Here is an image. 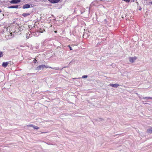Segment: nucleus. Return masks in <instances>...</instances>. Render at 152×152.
Listing matches in <instances>:
<instances>
[{"label":"nucleus","instance_id":"obj_1","mask_svg":"<svg viewBox=\"0 0 152 152\" xmlns=\"http://www.w3.org/2000/svg\"><path fill=\"white\" fill-rule=\"evenodd\" d=\"M45 67V66L44 65H41L39 66L36 68V70H41L42 69H44Z\"/></svg>","mask_w":152,"mask_h":152},{"label":"nucleus","instance_id":"obj_12","mask_svg":"<svg viewBox=\"0 0 152 152\" xmlns=\"http://www.w3.org/2000/svg\"><path fill=\"white\" fill-rule=\"evenodd\" d=\"M45 68H50L52 69H56V70L58 69L57 68H53L52 67H49V66H45Z\"/></svg>","mask_w":152,"mask_h":152},{"label":"nucleus","instance_id":"obj_21","mask_svg":"<svg viewBox=\"0 0 152 152\" xmlns=\"http://www.w3.org/2000/svg\"><path fill=\"white\" fill-rule=\"evenodd\" d=\"M47 144H48V145H54V144H51V143H46Z\"/></svg>","mask_w":152,"mask_h":152},{"label":"nucleus","instance_id":"obj_27","mask_svg":"<svg viewBox=\"0 0 152 152\" xmlns=\"http://www.w3.org/2000/svg\"><path fill=\"white\" fill-rule=\"evenodd\" d=\"M139 10H141V8Z\"/></svg>","mask_w":152,"mask_h":152},{"label":"nucleus","instance_id":"obj_9","mask_svg":"<svg viewBox=\"0 0 152 152\" xmlns=\"http://www.w3.org/2000/svg\"><path fill=\"white\" fill-rule=\"evenodd\" d=\"M18 7V5H16L15 6H12L10 7H9L8 8H17Z\"/></svg>","mask_w":152,"mask_h":152},{"label":"nucleus","instance_id":"obj_3","mask_svg":"<svg viewBox=\"0 0 152 152\" xmlns=\"http://www.w3.org/2000/svg\"><path fill=\"white\" fill-rule=\"evenodd\" d=\"M20 2V0H12L10 1V2L11 4H18Z\"/></svg>","mask_w":152,"mask_h":152},{"label":"nucleus","instance_id":"obj_8","mask_svg":"<svg viewBox=\"0 0 152 152\" xmlns=\"http://www.w3.org/2000/svg\"><path fill=\"white\" fill-rule=\"evenodd\" d=\"M8 64V63L7 62H4L2 64V66L4 67H6L7 66Z\"/></svg>","mask_w":152,"mask_h":152},{"label":"nucleus","instance_id":"obj_18","mask_svg":"<svg viewBox=\"0 0 152 152\" xmlns=\"http://www.w3.org/2000/svg\"><path fill=\"white\" fill-rule=\"evenodd\" d=\"M143 99H152V97H145V98H143Z\"/></svg>","mask_w":152,"mask_h":152},{"label":"nucleus","instance_id":"obj_6","mask_svg":"<svg viewBox=\"0 0 152 152\" xmlns=\"http://www.w3.org/2000/svg\"><path fill=\"white\" fill-rule=\"evenodd\" d=\"M30 7V5L29 4H26L24 5L23 7V9L28 8Z\"/></svg>","mask_w":152,"mask_h":152},{"label":"nucleus","instance_id":"obj_19","mask_svg":"<svg viewBox=\"0 0 152 152\" xmlns=\"http://www.w3.org/2000/svg\"><path fill=\"white\" fill-rule=\"evenodd\" d=\"M124 0V1H126V2H128V3L130 1V0Z\"/></svg>","mask_w":152,"mask_h":152},{"label":"nucleus","instance_id":"obj_26","mask_svg":"<svg viewBox=\"0 0 152 152\" xmlns=\"http://www.w3.org/2000/svg\"><path fill=\"white\" fill-rule=\"evenodd\" d=\"M26 38H28H28L27 36V37H26Z\"/></svg>","mask_w":152,"mask_h":152},{"label":"nucleus","instance_id":"obj_10","mask_svg":"<svg viewBox=\"0 0 152 152\" xmlns=\"http://www.w3.org/2000/svg\"><path fill=\"white\" fill-rule=\"evenodd\" d=\"M10 35H9V36H10L9 38H12L14 37L15 36V32H14L13 33H12V32H11L10 33Z\"/></svg>","mask_w":152,"mask_h":152},{"label":"nucleus","instance_id":"obj_22","mask_svg":"<svg viewBox=\"0 0 152 152\" xmlns=\"http://www.w3.org/2000/svg\"><path fill=\"white\" fill-rule=\"evenodd\" d=\"M69 48L71 50H72V48L69 45Z\"/></svg>","mask_w":152,"mask_h":152},{"label":"nucleus","instance_id":"obj_23","mask_svg":"<svg viewBox=\"0 0 152 152\" xmlns=\"http://www.w3.org/2000/svg\"><path fill=\"white\" fill-rule=\"evenodd\" d=\"M37 61L36 60V59H35V60H34V63H36V61Z\"/></svg>","mask_w":152,"mask_h":152},{"label":"nucleus","instance_id":"obj_25","mask_svg":"<svg viewBox=\"0 0 152 152\" xmlns=\"http://www.w3.org/2000/svg\"><path fill=\"white\" fill-rule=\"evenodd\" d=\"M1 12V10H0V12Z\"/></svg>","mask_w":152,"mask_h":152},{"label":"nucleus","instance_id":"obj_14","mask_svg":"<svg viewBox=\"0 0 152 152\" xmlns=\"http://www.w3.org/2000/svg\"><path fill=\"white\" fill-rule=\"evenodd\" d=\"M33 126H34V125L33 124H29V125H27V126L28 127H33Z\"/></svg>","mask_w":152,"mask_h":152},{"label":"nucleus","instance_id":"obj_7","mask_svg":"<svg viewBox=\"0 0 152 152\" xmlns=\"http://www.w3.org/2000/svg\"><path fill=\"white\" fill-rule=\"evenodd\" d=\"M147 132L148 133H152V127H150L147 130Z\"/></svg>","mask_w":152,"mask_h":152},{"label":"nucleus","instance_id":"obj_15","mask_svg":"<svg viewBox=\"0 0 152 152\" xmlns=\"http://www.w3.org/2000/svg\"><path fill=\"white\" fill-rule=\"evenodd\" d=\"M3 52L0 51V57H2L3 56Z\"/></svg>","mask_w":152,"mask_h":152},{"label":"nucleus","instance_id":"obj_13","mask_svg":"<svg viewBox=\"0 0 152 152\" xmlns=\"http://www.w3.org/2000/svg\"><path fill=\"white\" fill-rule=\"evenodd\" d=\"M33 128L37 130L39 129V128L37 126L34 125Z\"/></svg>","mask_w":152,"mask_h":152},{"label":"nucleus","instance_id":"obj_17","mask_svg":"<svg viewBox=\"0 0 152 152\" xmlns=\"http://www.w3.org/2000/svg\"><path fill=\"white\" fill-rule=\"evenodd\" d=\"M74 61L73 60H72L69 64V65H71L72 64V63L73 62H74Z\"/></svg>","mask_w":152,"mask_h":152},{"label":"nucleus","instance_id":"obj_5","mask_svg":"<svg viewBox=\"0 0 152 152\" xmlns=\"http://www.w3.org/2000/svg\"><path fill=\"white\" fill-rule=\"evenodd\" d=\"M48 1L51 3H56L58 2L60 0H48Z\"/></svg>","mask_w":152,"mask_h":152},{"label":"nucleus","instance_id":"obj_11","mask_svg":"<svg viewBox=\"0 0 152 152\" xmlns=\"http://www.w3.org/2000/svg\"><path fill=\"white\" fill-rule=\"evenodd\" d=\"M30 15V14L29 13H24L23 14H22V15L24 17H26L27 16L29 15Z\"/></svg>","mask_w":152,"mask_h":152},{"label":"nucleus","instance_id":"obj_28","mask_svg":"<svg viewBox=\"0 0 152 152\" xmlns=\"http://www.w3.org/2000/svg\"><path fill=\"white\" fill-rule=\"evenodd\" d=\"M55 32H56V31H55Z\"/></svg>","mask_w":152,"mask_h":152},{"label":"nucleus","instance_id":"obj_20","mask_svg":"<svg viewBox=\"0 0 152 152\" xmlns=\"http://www.w3.org/2000/svg\"><path fill=\"white\" fill-rule=\"evenodd\" d=\"M35 74L34 73H28L27 74V75H34Z\"/></svg>","mask_w":152,"mask_h":152},{"label":"nucleus","instance_id":"obj_24","mask_svg":"<svg viewBox=\"0 0 152 152\" xmlns=\"http://www.w3.org/2000/svg\"><path fill=\"white\" fill-rule=\"evenodd\" d=\"M150 3L152 5V1H151V2H150Z\"/></svg>","mask_w":152,"mask_h":152},{"label":"nucleus","instance_id":"obj_16","mask_svg":"<svg viewBox=\"0 0 152 152\" xmlns=\"http://www.w3.org/2000/svg\"><path fill=\"white\" fill-rule=\"evenodd\" d=\"M87 75H83L82 77V78H87Z\"/></svg>","mask_w":152,"mask_h":152},{"label":"nucleus","instance_id":"obj_2","mask_svg":"<svg viewBox=\"0 0 152 152\" xmlns=\"http://www.w3.org/2000/svg\"><path fill=\"white\" fill-rule=\"evenodd\" d=\"M137 58L135 56L130 57L129 58V60L130 62L133 63L136 60Z\"/></svg>","mask_w":152,"mask_h":152},{"label":"nucleus","instance_id":"obj_4","mask_svg":"<svg viewBox=\"0 0 152 152\" xmlns=\"http://www.w3.org/2000/svg\"><path fill=\"white\" fill-rule=\"evenodd\" d=\"M110 86H112L114 88H117L118 86H119L120 85L117 84H110L109 85Z\"/></svg>","mask_w":152,"mask_h":152}]
</instances>
